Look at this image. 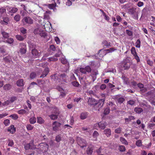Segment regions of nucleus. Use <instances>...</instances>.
Segmentation results:
<instances>
[{
    "label": "nucleus",
    "instance_id": "2f4dec72",
    "mask_svg": "<svg viewBox=\"0 0 155 155\" xmlns=\"http://www.w3.org/2000/svg\"><path fill=\"white\" fill-rule=\"evenodd\" d=\"M87 113H82L81 114V118L83 120L84 119L87 117Z\"/></svg>",
    "mask_w": 155,
    "mask_h": 155
},
{
    "label": "nucleus",
    "instance_id": "cd10ccee",
    "mask_svg": "<svg viewBox=\"0 0 155 155\" xmlns=\"http://www.w3.org/2000/svg\"><path fill=\"white\" fill-rule=\"evenodd\" d=\"M102 44L103 46H105L106 47H108L111 46L110 43V42H108L106 40L104 41Z\"/></svg>",
    "mask_w": 155,
    "mask_h": 155
},
{
    "label": "nucleus",
    "instance_id": "473e14b6",
    "mask_svg": "<svg viewBox=\"0 0 155 155\" xmlns=\"http://www.w3.org/2000/svg\"><path fill=\"white\" fill-rule=\"evenodd\" d=\"M17 113L19 114H23L26 113H28V112H27L24 109H21L19 110H18L17 111Z\"/></svg>",
    "mask_w": 155,
    "mask_h": 155
},
{
    "label": "nucleus",
    "instance_id": "8fccbe9b",
    "mask_svg": "<svg viewBox=\"0 0 155 155\" xmlns=\"http://www.w3.org/2000/svg\"><path fill=\"white\" fill-rule=\"evenodd\" d=\"M4 124L5 126L8 125L10 124V121L8 119H6L4 120Z\"/></svg>",
    "mask_w": 155,
    "mask_h": 155
},
{
    "label": "nucleus",
    "instance_id": "1a4fd4ad",
    "mask_svg": "<svg viewBox=\"0 0 155 155\" xmlns=\"http://www.w3.org/2000/svg\"><path fill=\"white\" fill-rule=\"evenodd\" d=\"M61 125L60 123L57 121L54 122L52 124L53 130L54 131H58Z\"/></svg>",
    "mask_w": 155,
    "mask_h": 155
},
{
    "label": "nucleus",
    "instance_id": "3c124183",
    "mask_svg": "<svg viewBox=\"0 0 155 155\" xmlns=\"http://www.w3.org/2000/svg\"><path fill=\"white\" fill-rule=\"evenodd\" d=\"M49 117L52 120H55L58 117L57 115L55 114H52L49 116Z\"/></svg>",
    "mask_w": 155,
    "mask_h": 155
},
{
    "label": "nucleus",
    "instance_id": "6e6552de",
    "mask_svg": "<svg viewBox=\"0 0 155 155\" xmlns=\"http://www.w3.org/2000/svg\"><path fill=\"white\" fill-rule=\"evenodd\" d=\"M91 69L90 67L89 66H86L84 68H81L80 69V71L82 73L86 74L87 73H89L91 72Z\"/></svg>",
    "mask_w": 155,
    "mask_h": 155
},
{
    "label": "nucleus",
    "instance_id": "72a5a7b5",
    "mask_svg": "<svg viewBox=\"0 0 155 155\" xmlns=\"http://www.w3.org/2000/svg\"><path fill=\"white\" fill-rule=\"evenodd\" d=\"M36 120L34 117H33L30 118L29 119V122L31 124H34L36 123Z\"/></svg>",
    "mask_w": 155,
    "mask_h": 155
},
{
    "label": "nucleus",
    "instance_id": "5fc2aeb1",
    "mask_svg": "<svg viewBox=\"0 0 155 155\" xmlns=\"http://www.w3.org/2000/svg\"><path fill=\"white\" fill-rule=\"evenodd\" d=\"M8 115V114L7 112H6L4 113L0 114V119L2 118H3Z\"/></svg>",
    "mask_w": 155,
    "mask_h": 155
},
{
    "label": "nucleus",
    "instance_id": "052dcab7",
    "mask_svg": "<svg viewBox=\"0 0 155 155\" xmlns=\"http://www.w3.org/2000/svg\"><path fill=\"white\" fill-rule=\"evenodd\" d=\"M58 75L57 74H55L54 75L52 76V79H54V80H58V81H59V80H58Z\"/></svg>",
    "mask_w": 155,
    "mask_h": 155
},
{
    "label": "nucleus",
    "instance_id": "0e129e2a",
    "mask_svg": "<svg viewBox=\"0 0 155 155\" xmlns=\"http://www.w3.org/2000/svg\"><path fill=\"white\" fill-rule=\"evenodd\" d=\"M54 40L57 44H58L60 43V40L58 37H55L54 38Z\"/></svg>",
    "mask_w": 155,
    "mask_h": 155
},
{
    "label": "nucleus",
    "instance_id": "ddd939ff",
    "mask_svg": "<svg viewBox=\"0 0 155 155\" xmlns=\"http://www.w3.org/2000/svg\"><path fill=\"white\" fill-rule=\"evenodd\" d=\"M34 141L33 140L31 141L30 143L26 144L25 146V148L26 150H28L29 149H33L34 147L33 146L34 145Z\"/></svg>",
    "mask_w": 155,
    "mask_h": 155
},
{
    "label": "nucleus",
    "instance_id": "a878e982",
    "mask_svg": "<svg viewBox=\"0 0 155 155\" xmlns=\"http://www.w3.org/2000/svg\"><path fill=\"white\" fill-rule=\"evenodd\" d=\"M134 111L137 114H140L143 111V110L141 108L136 107L134 108Z\"/></svg>",
    "mask_w": 155,
    "mask_h": 155
},
{
    "label": "nucleus",
    "instance_id": "412c9836",
    "mask_svg": "<svg viewBox=\"0 0 155 155\" xmlns=\"http://www.w3.org/2000/svg\"><path fill=\"white\" fill-rule=\"evenodd\" d=\"M61 63L64 64H68L69 65V63L67 59L65 58V57H61L60 58Z\"/></svg>",
    "mask_w": 155,
    "mask_h": 155
},
{
    "label": "nucleus",
    "instance_id": "423d86ee",
    "mask_svg": "<svg viewBox=\"0 0 155 155\" xmlns=\"http://www.w3.org/2000/svg\"><path fill=\"white\" fill-rule=\"evenodd\" d=\"M78 140V144L81 148H84V147H86L87 143L84 140L82 139L81 138H79Z\"/></svg>",
    "mask_w": 155,
    "mask_h": 155
},
{
    "label": "nucleus",
    "instance_id": "a211bd4d",
    "mask_svg": "<svg viewBox=\"0 0 155 155\" xmlns=\"http://www.w3.org/2000/svg\"><path fill=\"white\" fill-rule=\"evenodd\" d=\"M8 131L11 134L15 133L16 131V129L13 125H11L8 128Z\"/></svg>",
    "mask_w": 155,
    "mask_h": 155
},
{
    "label": "nucleus",
    "instance_id": "f8f14e48",
    "mask_svg": "<svg viewBox=\"0 0 155 155\" xmlns=\"http://www.w3.org/2000/svg\"><path fill=\"white\" fill-rule=\"evenodd\" d=\"M6 9L7 11L11 13H15L18 11V9L17 8L9 6H7Z\"/></svg>",
    "mask_w": 155,
    "mask_h": 155
},
{
    "label": "nucleus",
    "instance_id": "69168bd1",
    "mask_svg": "<svg viewBox=\"0 0 155 155\" xmlns=\"http://www.w3.org/2000/svg\"><path fill=\"white\" fill-rule=\"evenodd\" d=\"M36 76V74L34 72L31 73L30 75V78L31 79L35 78Z\"/></svg>",
    "mask_w": 155,
    "mask_h": 155
},
{
    "label": "nucleus",
    "instance_id": "37998d69",
    "mask_svg": "<svg viewBox=\"0 0 155 155\" xmlns=\"http://www.w3.org/2000/svg\"><path fill=\"white\" fill-rule=\"evenodd\" d=\"M14 19L16 21H18L20 19V16L19 15H16L14 17Z\"/></svg>",
    "mask_w": 155,
    "mask_h": 155
},
{
    "label": "nucleus",
    "instance_id": "dca6fc26",
    "mask_svg": "<svg viewBox=\"0 0 155 155\" xmlns=\"http://www.w3.org/2000/svg\"><path fill=\"white\" fill-rule=\"evenodd\" d=\"M107 125V123L105 122H99V128L104 129Z\"/></svg>",
    "mask_w": 155,
    "mask_h": 155
},
{
    "label": "nucleus",
    "instance_id": "bb28decb",
    "mask_svg": "<svg viewBox=\"0 0 155 155\" xmlns=\"http://www.w3.org/2000/svg\"><path fill=\"white\" fill-rule=\"evenodd\" d=\"M120 140L123 144H125V145H127L128 144V142L124 138L120 137Z\"/></svg>",
    "mask_w": 155,
    "mask_h": 155
},
{
    "label": "nucleus",
    "instance_id": "13d9d810",
    "mask_svg": "<svg viewBox=\"0 0 155 155\" xmlns=\"http://www.w3.org/2000/svg\"><path fill=\"white\" fill-rule=\"evenodd\" d=\"M66 77V75L65 74H61L60 76V79H62V80L63 81H65V79L64 78H65Z\"/></svg>",
    "mask_w": 155,
    "mask_h": 155
},
{
    "label": "nucleus",
    "instance_id": "c9c22d12",
    "mask_svg": "<svg viewBox=\"0 0 155 155\" xmlns=\"http://www.w3.org/2000/svg\"><path fill=\"white\" fill-rule=\"evenodd\" d=\"M136 47L139 48L140 47V41L139 39H137L135 43Z\"/></svg>",
    "mask_w": 155,
    "mask_h": 155
},
{
    "label": "nucleus",
    "instance_id": "2eb2a0df",
    "mask_svg": "<svg viewBox=\"0 0 155 155\" xmlns=\"http://www.w3.org/2000/svg\"><path fill=\"white\" fill-rule=\"evenodd\" d=\"M123 65L124 69H128L130 66V63L128 61L126 60L124 61Z\"/></svg>",
    "mask_w": 155,
    "mask_h": 155
},
{
    "label": "nucleus",
    "instance_id": "09e8293b",
    "mask_svg": "<svg viewBox=\"0 0 155 155\" xmlns=\"http://www.w3.org/2000/svg\"><path fill=\"white\" fill-rule=\"evenodd\" d=\"M92 152V149L91 147H89L87 150V154L90 155Z\"/></svg>",
    "mask_w": 155,
    "mask_h": 155
},
{
    "label": "nucleus",
    "instance_id": "393cba45",
    "mask_svg": "<svg viewBox=\"0 0 155 155\" xmlns=\"http://www.w3.org/2000/svg\"><path fill=\"white\" fill-rule=\"evenodd\" d=\"M50 13V12L47 11L44 13V19L48 20L49 18V14Z\"/></svg>",
    "mask_w": 155,
    "mask_h": 155
},
{
    "label": "nucleus",
    "instance_id": "f3484780",
    "mask_svg": "<svg viewBox=\"0 0 155 155\" xmlns=\"http://www.w3.org/2000/svg\"><path fill=\"white\" fill-rule=\"evenodd\" d=\"M6 14V9L3 7L0 8V18L3 17Z\"/></svg>",
    "mask_w": 155,
    "mask_h": 155
},
{
    "label": "nucleus",
    "instance_id": "a19ab883",
    "mask_svg": "<svg viewBox=\"0 0 155 155\" xmlns=\"http://www.w3.org/2000/svg\"><path fill=\"white\" fill-rule=\"evenodd\" d=\"M16 39L18 40L23 41L24 39V38L19 35H17L16 36Z\"/></svg>",
    "mask_w": 155,
    "mask_h": 155
},
{
    "label": "nucleus",
    "instance_id": "79ce46f5",
    "mask_svg": "<svg viewBox=\"0 0 155 155\" xmlns=\"http://www.w3.org/2000/svg\"><path fill=\"white\" fill-rule=\"evenodd\" d=\"M136 145L138 147H140L142 145V143L141 140H138L136 141Z\"/></svg>",
    "mask_w": 155,
    "mask_h": 155
},
{
    "label": "nucleus",
    "instance_id": "20e7f679",
    "mask_svg": "<svg viewBox=\"0 0 155 155\" xmlns=\"http://www.w3.org/2000/svg\"><path fill=\"white\" fill-rule=\"evenodd\" d=\"M22 22L24 24H28L31 25L33 23L32 19L29 17H24L22 20Z\"/></svg>",
    "mask_w": 155,
    "mask_h": 155
},
{
    "label": "nucleus",
    "instance_id": "e2e57ef3",
    "mask_svg": "<svg viewBox=\"0 0 155 155\" xmlns=\"http://www.w3.org/2000/svg\"><path fill=\"white\" fill-rule=\"evenodd\" d=\"M50 55V54L47 53L44 54L43 57H42V60H46L45 57L48 56Z\"/></svg>",
    "mask_w": 155,
    "mask_h": 155
},
{
    "label": "nucleus",
    "instance_id": "6ab92c4d",
    "mask_svg": "<svg viewBox=\"0 0 155 155\" xmlns=\"http://www.w3.org/2000/svg\"><path fill=\"white\" fill-rule=\"evenodd\" d=\"M49 69L48 68H46L43 72L42 74L40 76V78H44L48 74Z\"/></svg>",
    "mask_w": 155,
    "mask_h": 155
},
{
    "label": "nucleus",
    "instance_id": "4be33fe9",
    "mask_svg": "<svg viewBox=\"0 0 155 155\" xmlns=\"http://www.w3.org/2000/svg\"><path fill=\"white\" fill-rule=\"evenodd\" d=\"M12 88V86L9 84L5 85L3 87V89L6 91L10 90Z\"/></svg>",
    "mask_w": 155,
    "mask_h": 155
},
{
    "label": "nucleus",
    "instance_id": "f257e3e1",
    "mask_svg": "<svg viewBox=\"0 0 155 155\" xmlns=\"http://www.w3.org/2000/svg\"><path fill=\"white\" fill-rule=\"evenodd\" d=\"M104 101V99H101L99 100L98 102L97 103L95 100L92 98H89L88 103L89 105H94V107L98 106L99 108L103 106Z\"/></svg>",
    "mask_w": 155,
    "mask_h": 155
},
{
    "label": "nucleus",
    "instance_id": "603ef678",
    "mask_svg": "<svg viewBox=\"0 0 155 155\" xmlns=\"http://www.w3.org/2000/svg\"><path fill=\"white\" fill-rule=\"evenodd\" d=\"M20 30L22 34H25L26 33L27 30L23 27L21 28L20 29Z\"/></svg>",
    "mask_w": 155,
    "mask_h": 155
},
{
    "label": "nucleus",
    "instance_id": "f03ea898",
    "mask_svg": "<svg viewBox=\"0 0 155 155\" xmlns=\"http://www.w3.org/2000/svg\"><path fill=\"white\" fill-rule=\"evenodd\" d=\"M62 54L61 51L59 50L57 53L54 56L49 58L48 61L49 62L56 61L58 60V58L61 56Z\"/></svg>",
    "mask_w": 155,
    "mask_h": 155
},
{
    "label": "nucleus",
    "instance_id": "a18cd8bd",
    "mask_svg": "<svg viewBox=\"0 0 155 155\" xmlns=\"http://www.w3.org/2000/svg\"><path fill=\"white\" fill-rule=\"evenodd\" d=\"M14 40L13 38H8L6 41V42L8 44H11L13 43L14 42Z\"/></svg>",
    "mask_w": 155,
    "mask_h": 155
},
{
    "label": "nucleus",
    "instance_id": "9d476101",
    "mask_svg": "<svg viewBox=\"0 0 155 155\" xmlns=\"http://www.w3.org/2000/svg\"><path fill=\"white\" fill-rule=\"evenodd\" d=\"M103 50H105V49H101L99 50L98 53L96 55L97 59H101L102 58L107 54H104L105 52Z\"/></svg>",
    "mask_w": 155,
    "mask_h": 155
},
{
    "label": "nucleus",
    "instance_id": "de8ad7c7",
    "mask_svg": "<svg viewBox=\"0 0 155 155\" xmlns=\"http://www.w3.org/2000/svg\"><path fill=\"white\" fill-rule=\"evenodd\" d=\"M131 53L134 56L137 54L136 52L135 48L134 47H132L131 50Z\"/></svg>",
    "mask_w": 155,
    "mask_h": 155
},
{
    "label": "nucleus",
    "instance_id": "7c9ffc66",
    "mask_svg": "<svg viewBox=\"0 0 155 155\" xmlns=\"http://www.w3.org/2000/svg\"><path fill=\"white\" fill-rule=\"evenodd\" d=\"M45 122V120L41 117H37V122L40 124H42Z\"/></svg>",
    "mask_w": 155,
    "mask_h": 155
},
{
    "label": "nucleus",
    "instance_id": "4468645a",
    "mask_svg": "<svg viewBox=\"0 0 155 155\" xmlns=\"http://www.w3.org/2000/svg\"><path fill=\"white\" fill-rule=\"evenodd\" d=\"M32 54L35 58H37L39 57V53L37 50L36 49H33L31 50Z\"/></svg>",
    "mask_w": 155,
    "mask_h": 155
},
{
    "label": "nucleus",
    "instance_id": "49530a36",
    "mask_svg": "<svg viewBox=\"0 0 155 155\" xmlns=\"http://www.w3.org/2000/svg\"><path fill=\"white\" fill-rule=\"evenodd\" d=\"M29 47H30V50H31V49H35V48H36V45H35L34 44L32 43L29 45Z\"/></svg>",
    "mask_w": 155,
    "mask_h": 155
},
{
    "label": "nucleus",
    "instance_id": "e433bc0d",
    "mask_svg": "<svg viewBox=\"0 0 155 155\" xmlns=\"http://www.w3.org/2000/svg\"><path fill=\"white\" fill-rule=\"evenodd\" d=\"M1 33L3 37L5 38H7L9 36L8 34L5 31H2Z\"/></svg>",
    "mask_w": 155,
    "mask_h": 155
},
{
    "label": "nucleus",
    "instance_id": "c756f323",
    "mask_svg": "<svg viewBox=\"0 0 155 155\" xmlns=\"http://www.w3.org/2000/svg\"><path fill=\"white\" fill-rule=\"evenodd\" d=\"M109 107L111 108L112 110H114L116 109V105L114 104L111 102H109L108 104Z\"/></svg>",
    "mask_w": 155,
    "mask_h": 155
},
{
    "label": "nucleus",
    "instance_id": "bf43d9fd",
    "mask_svg": "<svg viewBox=\"0 0 155 155\" xmlns=\"http://www.w3.org/2000/svg\"><path fill=\"white\" fill-rule=\"evenodd\" d=\"M26 128L28 130H30L33 129V127L31 126V125L28 124L26 126Z\"/></svg>",
    "mask_w": 155,
    "mask_h": 155
},
{
    "label": "nucleus",
    "instance_id": "39448f33",
    "mask_svg": "<svg viewBox=\"0 0 155 155\" xmlns=\"http://www.w3.org/2000/svg\"><path fill=\"white\" fill-rule=\"evenodd\" d=\"M39 146V149L43 153L46 152L48 149V146L46 143H41Z\"/></svg>",
    "mask_w": 155,
    "mask_h": 155
},
{
    "label": "nucleus",
    "instance_id": "9b49d317",
    "mask_svg": "<svg viewBox=\"0 0 155 155\" xmlns=\"http://www.w3.org/2000/svg\"><path fill=\"white\" fill-rule=\"evenodd\" d=\"M21 48L19 52L22 54H25L26 51V45L25 44H21L20 45Z\"/></svg>",
    "mask_w": 155,
    "mask_h": 155
},
{
    "label": "nucleus",
    "instance_id": "0eeeda50",
    "mask_svg": "<svg viewBox=\"0 0 155 155\" xmlns=\"http://www.w3.org/2000/svg\"><path fill=\"white\" fill-rule=\"evenodd\" d=\"M43 26L46 31H49L52 28L51 25L48 21H47L46 23H43Z\"/></svg>",
    "mask_w": 155,
    "mask_h": 155
},
{
    "label": "nucleus",
    "instance_id": "680f3d73",
    "mask_svg": "<svg viewBox=\"0 0 155 155\" xmlns=\"http://www.w3.org/2000/svg\"><path fill=\"white\" fill-rule=\"evenodd\" d=\"M93 127L94 129L98 130L99 128V123L95 124L94 125Z\"/></svg>",
    "mask_w": 155,
    "mask_h": 155
},
{
    "label": "nucleus",
    "instance_id": "5701e85b",
    "mask_svg": "<svg viewBox=\"0 0 155 155\" xmlns=\"http://www.w3.org/2000/svg\"><path fill=\"white\" fill-rule=\"evenodd\" d=\"M18 86L20 87L24 85L23 80L22 79H21L18 80L16 83Z\"/></svg>",
    "mask_w": 155,
    "mask_h": 155
},
{
    "label": "nucleus",
    "instance_id": "aec40b11",
    "mask_svg": "<svg viewBox=\"0 0 155 155\" xmlns=\"http://www.w3.org/2000/svg\"><path fill=\"white\" fill-rule=\"evenodd\" d=\"M117 50V49L115 48H111L109 49H105V50H103V51H104V54L105 53H111L115 50Z\"/></svg>",
    "mask_w": 155,
    "mask_h": 155
},
{
    "label": "nucleus",
    "instance_id": "7ed1b4c3",
    "mask_svg": "<svg viewBox=\"0 0 155 155\" xmlns=\"http://www.w3.org/2000/svg\"><path fill=\"white\" fill-rule=\"evenodd\" d=\"M34 33L36 35H39L41 37L45 38L47 36L46 32L42 30L40 28H36L34 31Z\"/></svg>",
    "mask_w": 155,
    "mask_h": 155
},
{
    "label": "nucleus",
    "instance_id": "864d4df0",
    "mask_svg": "<svg viewBox=\"0 0 155 155\" xmlns=\"http://www.w3.org/2000/svg\"><path fill=\"white\" fill-rule=\"evenodd\" d=\"M5 47L4 46H2L0 47V51L1 52L4 53L5 52Z\"/></svg>",
    "mask_w": 155,
    "mask_h": 155
},
{
    "label": "nucleus",
    "instance_id": "c03bdc74",
    "mask_svg": "<svg viewBox=\"0 0 155 155\" xmlns=\"http://www.w3.org/2000/svg\"><path fill=\"white\" fill-rule=\"evenodd\" d=\"M119 150L121 152H124L125 150V147L123 145L120 146L119 148Z\"/></svg>",
    "mask_w": 155,
    "mask_h": 155
},
{
    "label": "nucleus",
    "instance_id": "c85d7f7f",
    "mask_svg": "<svg viewBox=\"0 0 155 155\" xmlns=\"http://www.w3.org/2000/svg\"><path fill=\"white\" fill-rule=\"evenodd\" d=\"M99 135V133L98 132L96 131H94V132L93 134V137L94 138V140H97V136Z\"/></svg>",
    "mask_w": 155,
    "mask_h": 155
},
{
    "label": "nucleus",
    "instance_id": "6e6d98bb",
    "mask_svg": "<svg viewBox=\"0 0 155 155\" xmlns=\"http://www.w3.org/2000/svg\"><path fill=\"white\" fill-rule=\"evenodd\" d=\"M110 111V109L108 108H107L104 110V114L105 115L109 113Z\"/></svg>",
    "mask_w": 155,
    "mask_h": 155
},
{
    "label": "nucleus",
    "instance_id": "ea45409f",
    "mask_svg": "<svg viewBox=\"0 0 155 155\" xmlns=\"http://www.w3.org/2000/svg\"><path fill=\"white\" fill-rule=\"evenodd\" d=\"M9 117L12 118L14 120H16L18 117V116L16 114H13L11 115Z\"/></svg>",
    "mask_w": 155,
    "mask_h": 155
},
{
    "label": "nucleus",
    "instance_id": "58836bf2",
    "mask_svg": "<svg viewBox=\"0 0 155 155\" xmlns=\"http://www.w3.org/2000/svg\"><path fill=\"white\" fill-rule=\"evenodd\" d=\"M56 3L50 4L48 5V6L49 8L54 9L56 6Z\"/></svg>",
    "mask_w": 155,
    "mask_h": 155
},
{
    "label": "nucleus",
    "instance_id": "f704fd0d",
    "mask_svg": "<svg viewBox=\"0 0 155 155\" xmlns=\"http://www.w3.org/2000/svg\"><path fill=\"white\" fill-rule=\"evenodd\" d=\"M3 19V22L2 23L5 25H7L8 24V23L9 21L8 18H4V16L3 17H2Z\"/></svg>",
    "mask_w": 155,
    "mask_h": 155
},
{
    "label": "nucleus",
    "instance_id": "4d7b16f0",
    "mask_svg": "<svg viewBox=\"0 0 155 155\" xmlns=\"http://www.w3.org/2000/svg\"><path fill=\"white\" fill-rule=\"evenodd\" d=\"M55 140L57 142H60L61 140V137L60 135H57L55 138Z\"/></svg>",
    "mask_w": 155,
    "mask_h": 155
},
{
    "label": "nucleus",
    "instance_id": "774afa93",
    "mask_svg": "<svg viewBox=\"0 0 155 155\" xmlns=\"http://www.w3.org/2000/svg\"><path fill=\"white\" fill-rule=\"evenodd\" d=\"M135 103V101L132 100H130L127 102V103L131 105H133Z\"/></svg>",
    "mask_w": 155,
    "mask_h": 155
},
{
    "label": "nucleus",
    "instance_id": "4c0bfd02",
    "mask_svg": "<svg viewBox=\"0 0 155 155\" xmlns=\"http://www.w3.org/2000/svg\"><path fill=\"white\" fill-rule=\"evenodd\" d=\"M4 60L7 62H10L11 61H12V58L11 56L9 55L6 57H5L4 58Z\"/></svg>",
    "mask_w": 155,
    "mask_h": 155
},
{
    "label": "nucleus",
    "instance_id": "b1692460",
    "mask_svg": "<svg viewBox=\"0 0 155 155\" xmlns=\"http://www.w3.org/2000/svg\"><path fill=\"white\" fill-rule=\"evenodd\" d=\"M104 133L107 137H109L111 135V130L110 129H106L104 130Z\"/></svg>",
    "mask_w": 155,
    "mask_h": 155
},
{
    "label": "nucleus",
    "instance_id": "338daca9",
    "mask_svg": "<svg viewBox=\"0 0 155 155\" xmlns=\"http://www.w3.org/2000/svg\"><path fill=\"white\" fill-rule=\"evenodd\" d=\"M126 32L127 34L129 36H131L133 35L132 32L131 31L128 30H126Z\"/></svg>",
    "mask_w": 155,
    "mask_h": 155
}]
</instances>
